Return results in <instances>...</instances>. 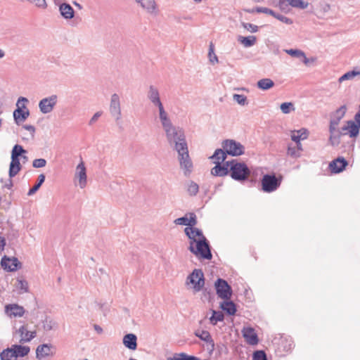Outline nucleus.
<instances>
[{"instance_id": "obj_33", "label": "nucleus", "mask_w": 360, "mask_h": 360, "mask_svg": "<svg viewBox=\"0 0 360 360\" xmlns=\"http://www.w3.org/2000/svg\"><path fill=\"white\" fill-rule=\"evenodd\" d=\"M226 158V153L225 150L221 148L217 149L214 154L210 157V159L214 160V162H224Z\"/></svg>"}, {"instance_id": "obj_43", "label": "nucleus", "mask_w": 360, "mask_h": 360, "mask_svg": "<svg viewBox=\"0 0 360 360\" xmlns=\"http://www.w3.org/2000/svg\"><path fill=\"white\" fill-rule=\"evenodd\" d=\"M289 5L294 8H298L301 9H304L307 8L308 3L304 2L302 0H287Z\"/></svg>"}, {"instance_id": "obj_56", "label": "nucleus", "mask_w": 360, "mask_h": 360, "mask_svg": "<svg viewBox=\"0 0 360 360\" xmlns=\"http://www.w3.org/2000/svg\"><path fill=\"white\" fill-rule=\"evenodd\" d=\"M274 18L287 25L292 24V20L290 18L281 14L276 13V16H274Z\"/></svg>"}, {"instance_id": "obj_19", "label": "nucleus", "mask_w": 360, "mask_h": 360, "mask_svg": "<svg viewBox=\"0 0 360 360\" xmlns=\"http://www.w3.org/2000/svg\"><path fill=\"white\" fill-rule=\"evenodd\" d=\"M360 127L355 122L349 120L347 122V124L342 127V131L346 134L348 131L350 137H356L359 133Z\"/></svg>"}, {"instance_id": "obj_16", "label": "nucleus", "mask_w": 360, "mask_h": 360, "mask_svg": "<svg viewBox=\"0 0 360 360\" xmlns=\"http://www.w3.org/2000/svg\"><path fill=\"white\" fill-rule=\"evenodd\" d=\"M53 352L52 351V346L49 344L40 345L37 347L36 356L39 360L53 356Z\"/></svg>"}, {"instance_id": "obj_8", "label": "nucleus", "mask_w": 360, "mask_h": 360, "mask_svg": "<svg viewBox=\"0 0 360 360\" xmlns=\"http://www.w3.org/2000/svg\"><path fill=\"white\" fill-rule=\"evenodd\" d=\"M222 147L226 155L238 156L244 153V146L240 143L232 139L224 141L222 143Z\"/></svg>"}, {"instance_id": "obj_5", "label": "nucleus", "mask_w": 360, "mask_h": 360, "mask_svg": "<svg viewBox=\"0 0 360 360\" xmlns=\"http://www.w3.org/2000/svg\"><path fill=\"white\" fill-rule=\"evenodd\" d=\"M281 176L277 177L275 174H266L261 180L262 190L265 193H271L277 190L281 184Z\"/></svg>"}, {"instance_id": "obj_28", "label": "nucleus", "mask_w": 360, "mask_h": 360, "mask_svg": "<svg viewBox=\"0 0 360 360\" xmlns=\"http://www.w3.org/2000/svg\"><path fill=\"white\" fill-rule=\"evenodd\" d=\"M147 98H148V100L150 101L151 103L160 99V92H159L158 89L153 85H150L148 88V91L147 93Z\"/></svg>"}, {"instance_id": "obj_13", "label": "nucleus", "mask_w": 360, "mask_h": 360, "mask_svg": "<svg viewBox=\"0 0 360 360\" xmlns=\"http://www.w3.org/2000/svg\"><path fill=\"white\" fill-rule=\"evenodd\" d=\"M1 265L4 270L11 272L20 268L21 263L16 257L10 258L5 255L1 259Z\"/></svg>"}, {"instance_id": "obj_20", "label": "nucleus", "mask_w": 360, "mask_h": 360, "mask_svg": "<svg viewBox=\"0 0 360 360\" xmlns=\"http://www.w3.org/2000/svg\"><path fill=\"white\" fill-rule=\"evenodd\" d=\"M6 312L10 316L21 317L25 313V309L18 304H8L6 306Z\"/></svg>"}, {"instance_id": "obj_25", "label": "nucleus", "mask_w": 360, "mask_h": 360, "mask_svg": "<svg viewBox=\"0 0 360 360\" xmlns=\"http://www.w3.org/2000/svg\"><path fill=\"white\" fill-rule=\"evenodd\" d=\"M346 110V106L342 105L334 113H333L330 121L333 122V125L339 124L340 121L345 116Z\"/></svg>"}, {"instance_id": "obj_39", "label": "nucleus", "mask_w": 360, "mask_h": 360, "mask_svg": "<svg viewBox=\"0 0 360 360\" xmlns=\"http://www.w3.org/2000/svg\"><path fill=\"white\" fill-rule=\"evenodd\" d=\"M186 188L188 193L191 196L196 195L199 191V186L198 184L193 181H189L186 184Z\"/></svg>"}, {"instance_id": "obj_10", "label": "nucleus", "mask_w": 360, "mask_h": 360, "mask_svg": "<svg viewBox=\"0 0 360 360\" xmlns=\"http://www.w3.org/2000/svg\"><path fill=\"white\" fill-rule=\"evenodd\" d=\"M58 101V96L56 94L42 98L39 103V108L43 114H48L53 111Z\"/></svg>"}, {"instance_id": "obj_46", "label": "nucleus", "mask_w": 360, "mask_h": 360, "mask_svg": "<svg viewBox=\"0 0 360 360\" xmlns=\"http://www.w3.org/2000/svg\"><path fill=\"white\" fill-rule=\"evenodd\" d=\"M280 108H281L282 112L284 114H288L292 110H295L293 104L290 102H285V103H281Z\"/></svg>"}, {"instance_id": "obj_7", "label": "nucleus", "mask_w": 360, "mask_h": 360, "mask_svg": "<svg viewBox=\"0 0 360 360\" xmlns=\"http://www.w3.org/2000/svg\"><path fill=\"white\" fill-rule=\"evenodd\" d=\"M215 290L217 296L224 300H229L232 296V289L226 281L222 278H218L215 283Z\"/></svg>"}, {"instance_id": "obj_45", "label": "nucleus", "mask_w": 360, "mask_h": 360, "mask_svg": "<svg viewBox=\"0 0 360 360\" xmlns=\"http://www.w3.org/2000/svg\"><path fill=\"white\" fill-rule=\"evenodd\" d=\"M359 75H360V72H359V71H356V70L349 71V72H346L345 74H344L342 76H341L339 79V81L340 82H342L347 80V79H351L354 78L355 76Z\"/></svg>"}, {"instance_id": "obj_6", "label": "nucleus", "mask_w": 360, "mask_h": 360, "mask_svg": "<svg viewBox=\"0 0 360 360\" xmlns=\"http://www.w3.org/2000/svg\"><path fill=\"white\" fill-rule=\"evenodd\" d=\"M186 284H191L195 292L202 290L205 285V277L202 271L200 269H194L193 272L188 276Z\"/></svg>"}, {"instance_id": "obj_9", "label": "nucleus", "mask_w": 360, "mask_h": 360, "mask_svg": "<svg viewBox=\"0 0 360 360\" xmlns=\"http://www.w3.org/2000/svg\"><path fill=\"white\" fill-rule=\"evenodd\" d=\"M109 111L115 122L118 123L122 118L120 98L117 94H113L110 98Z\"/></svg>"}, {"instance_id": "obj_57", "label": "nucleus", "mask_w": 360, "mask_h": 360, "mask_svg": "<svg viewBox=\"0 0 360 360\" xmlns=\"http://www.w3.org/2000/svg\"><path fill=\"white\" fill-rule=\"evenodd\" d=\"M197 224V219L196 215L191 212L189 213V218H188V227H193Z\"/></svg>"}, {"instance_id": "obj_54", "label": "nucleus", "mask_w": 360, "mask_h": 360, "mask_svg": "<svg viewBox=\"0 0 360 360\" xmlns=\"http://www.w3.org/2000/svg\"><path fill=\"white\" fill-rule=\"evenodd\" d=\"M256 11L257 13L269 14L274 17L276 16V13L273 10L266 8V7H258L256 8Z\"/></svg>"}, {"instance_id": "obj_36", "label": "nucleus", "mask_w": 360, "mask_h": 360, "mask_svg": "<svg viewBox=\"0 0 360 360\" xmlns=\"http://www.w3.org/2000/svg\"><path fill=\"white\" fill-rule=\"evenodd\" d=\"M256 37L255 36H248V37H242L240 36L238 37V41L240 42L245 47H250L252 46L256 42Z\"/></svg>"}, {"instance_id": "obj_53", "label": "nucleus", "mask_w": 360, "mask_h": 360, "mask_svg": "<svg viewBox=\"0 0 360 360\" xmlns=\"http://www.w3.org/2000/svg\"><path fill=\"white\" fill-rule=\"evenodd\" d=\"M46 165V160L44 158L35 159L32 162V166L34 168H41L45 167Z\"/></svg>"}, {"instance_id": "obj_35", "label": "nucleus", "mask_w": 360, "mask_h": 360, "mask_svg": "<svg viewBox=\"0 0 360 360\" xmlns=\"http://www.w3.org/2000/svg\"><path fill=\"white\" fill-rule=\"evenodd\" d=\"M1 360H16L13 347L7 348L0 354Z\"/></svg>"}, {"instance_id": "obj_37", "label": "nucleus", "mask_w": 360, "mask_h": 360, "mask_svg": "<svg viewBox=\"0 0 360 360\" xmlns=\"http://www.w3.org/2000/svg\"><path fill=\"white\" fill-rule=\"evenodd\" d=\"M45 181V175L44 174H41L39 175L37 179V184L29 190L27 195H34L41 187V186L43 184V183Z\"/></svg>"}, {"instance_id": "obj_15", "label": "nucleus", "mask_w": 360, "mask_h": 360, "mask_svg": "<svg viewBox=\"0 0 360 360\" xmlns=\"http://www.w3.org/2000/svg\"><path fill=\"white\" fill-rule=\"evenodd\" d=\"M30 115L29 110L26 109V105L22 104L21 107H17L13 112V118L17 124L24 122Z\"/></svg>"}, {"instance_id": "obj_64", "label": "nucleus", "mask_w": 360, "mask_h": 360, "mask_svg": "<svg viewBox=\"0 0 360 360\" xmlns=\"http://www.w3.org/2000/svg\"><path fill=\"white\" fill-rule=\"evenodd\" d=\"M289 5L287 0H280L279 1V7L281 9H285Z\"/></svg>"}, {"instance_id": "obj_27", "label": "nucleus", "mask_w": 360, "mask_h": 360, "mask_svg": "<svg viewBox=\"0 0 360 360\" xmlns=\"http://www.w3.org/2000/svg\"><path fill=\"white\" fill-rule=\"evenodd\" d=\"M13 349L16 356V359L19 356L23 357L28 354L30 352V347L28 346H22L20 345H12Z\"/></svg>"}, {"instance_id": "obj_30", "label": "nucleus", "mask_w": 360, "mask_h": 360, "mask_svg": "<svg viewBox=\"0 0 360 360\" xmlns=\"http://www.w3.org/2000/svg\"><path fill=\"white\" fill-rule=\"evenodd\" d=\"M141 6L149 13H153L155 10V2L154 0H135Z\"/></svg>"}, {"instance_id": "obj_58", "label": "nucleus", "mask_w": 360, "mask_h": 360, "mask_svg": "<svg viewBox=\"0 0 360 360\" xmlns=\"http://www.w3.org/2000/svg\"><path fill=\"white\" fill-rule=\"evenodd\" d=\"M154 106L157 107L158 109L159 114L166 112L164 108V105L161 101V99H159L154 103H152Z\"/></svg>"}, {"instance_id": "obj_60", "label": "nucleus", "mask_w": 360, "mask_h": 360, "mask_svg": "<svg viewBox=\"0 0 360 360\" xmlns=\"http://www.w3.org/2000/svg\"><path fill=\"white\" fill-rule=\"evenodd\" d=\"M102 113H103L102 111L96 112L93 115V117L91 118V120H89V124L93 125L98 120V118L102 115Z\"/></svg>"}, {"instance_id": "obj_14", "label": "nucleus", "mask_w": 360, "mask_h": 360, "mask_svg": "<svg viewBox=\"0 0 360 360\" xmlns=\"http://www.w3.org/2000/svg\"><path fill=\"white\" fill-rule=\"evenodd\" d=\"M242 333L248 344L255 345L258 343V337L254 328L251 327H244L242 330Z\"/></svg>"}, {"instance_id": "obj_55", "label": "nucleus", "mask_w": 360, "mask_h": 360, "mask_svg": "<svg viewBox=\"0 0 360 360\" xmlns=\"http://www.w3.org/2000/svg\"><path fill=\"white\" fill-rule=\"evenodd\" d=\"M174 223L176 225H183L188 226V218L187 216H184L182 217L177 218L174 220Z\"/></svg>"}, {"instance_id": "obj_22", "label": "nucleus", "mask_w": 360, "mask_h": 360, "mask_svg": "<svg viewBox=\"0 0 360 360\" xmlns=\"http://www.w3.org/2000/svg\"><path fill=\"white\" fill-rule=\"evenodd\" d=\"M60 15L67 20L74 18L75 11L73 8L67 3H63L59 6Z\"/></svg>"}, {"instance_id": "obj_21", "label": "nucleus", "mask_w": 360, "mask_h": 360, "mask_svg": "<svg viewBox=\"0 0 360 360\" xmlns=\"http://www.w3.org/2000/svg\"><path fill=\"white\" fill-rule=\"evenodd\" d=\"M124 345L131 350H135L137 348V337L133 333H128L123 337Z\"/></svg>"}, {"instance_id": "obj_12", "label": "nucleus", "mask_w": 360, "mask_h": 360, "mask_svg": "<svg viewBox=\"0 0 360 360\" xmlns=\"http://www.w3.org/2000/svg\"><path fill=\"white\" fill-rule=\"evenodd\" d=\"M75 179L78 180L79 186L81 188H84L86 186L87 183V176H86V169L84 166L83 161H81L80 163L76 167V171L75 174Z\"/></svg>"}, {"instance_id": "obj_47", "label": "nucleus", "mask_w": 360, "mask_h": 360, "mask_svg": "<svg viewBox=\"0 0 360 360\" xmlns=\"http://www.w3.org/2000/svg\"><path fill=\"white\" fill-rule=\"evenodd\" d=\"M233 99L240 105H245L248 104L247 97L244 95L234 94L233 95Z\"/></svg>"}, {"instance_id": "obj_49", "label": "nucleus", "mask_w": 360, "mask_h": 360, "mask_svg": "<svg viewBox=\"0 0 360 360\" xmlns=\"http://www.w3.org/2000/svg\"><path fill=\"white\" fill-rule=\"evenodd\" d=\"M285 52L292 57L297 58H301V56H304V52L299 49H287Z\"/></svg>"}, {"instance_id": "obj_11", "label": "nucleus", "mask_w": 360, "mask_h": 360, "mask_svg": "<svg viewBox=\"0 0 360 360\" xmlns=\"http://www.w3.org/2000/svg\"><path fill=\"white\" fill-rule=\"evenodd\" d=\"M19 335L18 342L20 343H25L31 341L35 336V331H29L27 326H21L15 332V338Z\"/></svg>"}, {"instance_id": "obj_3", "label": "nucleus", "mask_w": 360, "mask_h": 360, "mask_svg": "<svg viewBox=\"0 0 360 360\" xmlns=\"http://www.w3.org/2000/svg\"><path fill=\"white\" fill-rule=\"evenodd\" d=\"M226 165L229 166V174L233 179L242 182L250 176V170L245 163L233 160L227 161Z\"/></svg>"}, {"instance_id": "obj_38", "label": "nucleus", "mask_w": 360, "mask_h": 360, "mask_svg": "<svg viewBox=\"0 0 360 360\" xmlns=\"http://www.w3.org/2000/svg\"><path fill=\"white\" fill-rule=\"evenodd\" d=\"M345 134V133L342 131V128L337 133L331 134L329 137L330 144L333 146H338L340 143V136Z\"/></svg>"}, {"instance_id": "obj_40", "label": "nucleus", "mask_w": 360, "mask_h": 360, "mask_svg": "<svg viewBox=\"0 0 360 360\" xmlns=\"http://www.w3.org/2000/svg\"><path fill=\"white\" fill-rule=\"evenodd\" d=\"M25 153L26 150L22 146L15 144L11 151V158L19 159V157Z\"/></svg>"}, {"instance_id": "obj_23", "label": "nucleus", "mask_w": 360, "mask_h": 360, "mask_svg": "<svg viewBox=\"0 0 360 360\" xmlns=\"http://www.w3.org/2000/svg\"><path fill=\"white\" fill-rule=\"evenodd\" d=\"M195 336L199 338L201 340L207 342L208 345L210 347L211 349H214V342L210 335V333L207 330H196L195 332Z\"/></svg>"}, {"instance_id": "obj_62", "label": "nucleus", "mask_w": 360, "mask_h": 360, "mask_svg": "<svg viewBox=\"0 0 360 360\" xmlns=\"http://www.w3.org/2000/svg\"><path fill=\"white\" fill-rule=\"evenodd\" d=\"M28 99L25 97H20L17 101L16 105L17 107H21L22 104H25L28 103Z\"/></svg>"}, {"instance_id": "obj_18", "label": "nucleus", "mask_w": 360, "mask_h": 360, "mask_svg": "<svg viewBox=\"0 0 360 360\" xmlns=\"http://www.w3.org/2000/svg\"><path fill=\"white\" fill-rule=\"evenodd\" d=\"M216 165L212 169L211 174L216 176H224L229 173V166H227L226 162L221 165L219 162H214Z\"/></svg>"}, {"instance_id": "obj_48", "label": "nucleus", "mask_w": 360, "mask_h": 360, "mask_svg": "<svg viewBox=\"0 0 360 360\" xmlns=\"http://www.w3.org/2000/svg\"><path fill=\"white\" fill-rule=\"evenodd\" d=\"M208 56L211 63L214 64L218 62V58L214 53V49L212 43H210V44Z\"/></svg>"}, {"instance_id": "obj_44", "label": "nucleus", "mask_w": 360, "mask_h": 360, "mask_svg": "<svg viewBox=\"0 0 360 360\" xmlns=\"http://www.w3.org/2000/svg\"><path fill=\"white\" fill-rule=\"evenodd\" d=\"M56 326V323L52 319L46 318L43 321V328L46 331H50L53 330Z\"/></svg>"}, {"instance_id": "obj_34", "label": "nucleus", "mask_w": 360, "mask_h": 360, "mask_svg": "<svg viewBox=\"0 0 360 360\" xmlns=\"http://www.w3.org/2000/svg\"><path fill=\"white\" fill-rule=\"evenodd\" d=\"M167 360H200V359L197 356L181 352L175 354L172 357L167 358Z\"/></svg>"}, {"instance_id": "obj_31", "label": "nucleus", "mask_w": 360, "mask_h": 360, "mask_svg": "<svg viewBox=\"0 0 360 360\" xmlns=\"http://www.w3.org/2000/svg\"><path fill=\"white\" fill-rule=\"evenodd\" d=\"M257 86L259 89L266 91L274 86V82L269 78H264L257 82Z\"/></svg>"}, {"instance_id": "obj_52", "label": "nucleus", "mask_w": 360, "mask_h": 360, "mask_svg": "<svg viewBox=\"0 0 360 360\" xmlns=\"http://www.w3.org/2000/svg\"><path fill=\"white\" fill-rule=\"evenodd\" d=\"M242 26L247 30L251 32L252 33L257 32L258 31V27L255 25L249 22H242Z\"/></svg>"}, {"instance_id": "obj_32", "label": "nucleus", "mask_w": 360, "mask_h": 360, "mask_svg": "<svg viewBox=\"0 0 360 360\" xmlns=\"http://www.w3.org/2000/svg\"><path fill=\"white\" fill-rule=\"evenodd\" d=\"M159 118L164 131L173 126L167 112L159 114Z\"/></svg>"}, {"instance_id": "obj_61", "label": "nucleus", "mask_w": 360, "mask_h": 360, "mask_svg": "<svg viewBox=\"0 0 360 360\" xmlns=\"http://www.w3.org/2000/svg\"><path fill=\"white\" fill-rule=\"evenodd\" d=\"M25 129L29 131L32 135V136L33 137L34 136V133H35V127L32 125H30V124H25L23 125L22 127Z\"/></svg>"}, {"instance_id": "obj_59", "label": "nucleus", "mask_w": 360, "mask_h": 360, "mask_svg": "<svg viewBox=\"0 0 360 360\" xmlns=\"http://www.w3.org/2000/svg\"><path fill=\"white\" fill-rule=\"evenodd\" d=\"M154 106L157 107L158 109L159 114L166 112L164 108V105L161 101V99H159L154 103H152Z\"/></svg>"}, {"instance_id": "obj_4", "label": "nucleus", "mask_w": 360, "mask_h": 360, "mask_svg": "<svg viewBox=\"0 0 360 360\" xmlns=\"http://www.w3.org/2000/svg\"><path fill=\"white\" fill-rule=\"evenodd\" d=\"M178 153V160L180 168L183 170L186 176H190L193 172V165L189 156L188 146L176 150Z\"/></svg>"}, {"instance_id": "obj_17", "label": "nucleus", "mask_w": 360, "mask_h": 360, "mask_svg": "<svg viewBox=\"0 0 360 360\" xmlns=\"http://www.w3.org/2000/svg\"><path fill=\"white\" fill-rule=\"evenodd\" d=\"M347 165V162L344 158H338L337 159L333 160L330 165V169L333 173H340L342 172L346 166Z\"/></svg>"}, {"instance_id": "obj_29", "label": "nucleus", "mask_w": 360, "mask_h": 360, "mask_svg": "<svg viewBox=\"0 0 360 360\" xmlns=\"http://www.w3.org/2000/svg\"><path fill=\"white\" fill-rule=\"evenodd\" d=\"M291 139L295 143L300 142L301 140H304L308 136L307 131L304 129H302L298 131H293L291 134Z\"/></svg>"}, {"instance_id": "obj_50", "label": "nucleus", "mask_w": 360, "mask_h": 360, "mask_svg": "<svg viewBox=\"0 0 360 360\" xmlns=\"http://www.w3.org/2000/svg\"><path fill=\"white\" fill-rule=\"evenodd\" d=\"M288 155L293 158H297L300 156V153L299 152V149H297L295 146H289L288 148Z\"/></svg>"}, {"instance_id": "obj_2", "label": "nucleus", "mask_w": 360, "mask_h": 360, "mask_svg": "<svg viewBox=\"0 0 360 360\" xmlns=\"http://www.w3.org/2000/svg\"><path fill=\"white\" fill-rule=\"evenodd\" d=\"M167 140L174 150L183 148L188 146L184 131L178 126L172 127L165 130Z\"/></svg>"}, {"instance_id": "obj_24", "label": "nucleus", "mask_w": 360, "mask_h": 360, "mask_svg": "<svg viewBox=\"0 0 360 360\" xmlns=\"http://www.w3.org/2000/svg\"><path fill=\"white\" fill-rule=\"evenodd\" d=\"M220 308L229 315H234L237 311L236 305L230 300L221 302Z\"/></svg>"}, {"instance_id": "obj_51", "label": "nucleus", "mask_w": 360, "mask_h": 360, "mask_svg": "<svg viewBox=\"0 0 360 360\" xmlns=\"http://www.w3.org/2000/svg\"><path fill=\"white\" fill-rule=\"evenodd\" d=\"M253 360H267L265 352L262 350H258L253 354Z\"/></svg>"}, {"instance_id": "obj_1", "label": "nucleus", "mask_w": 360, "mask_h": 360, "mask_svg": "<svg viewBox=\"0 0 360 360\" xmlns=\"http://www.w3.org/2000/svg\"><path fill=\"white\" fill-rule=\"evenodd\" d=\"M186 235L190 240L188 250L195 256L204 259L212 258L210 246L202 231L195 227H186Z\"/></svg>"}, {"instance_id": "obj_26", "label": "nucleus", "mask_w": 360, "mask_h": 360, "mask_svg": "<svg viewBox=\"0 0 360 360\" xmlns=\"http://www.w3.org/2000/svg\"><path fill=\"white\" fill-rule=\"evenodd\" d=\"M21 165L19 159L11 158L9 167V177L15 176L20 170Z\"/></svg>"}, {"instance_id": "obj_42", "label": "nucleus", "mask_w": 360, "mask_h": 360, "mask_svg": "<svg viewBox=\"0 0 360 360\" xmlns=\"http://www.w3.org/2000/svg\"><path fill=\"white\" fill-rule=\"evenodd\" d=\"M15 286L18 290H21V292H28V283L21 278L17 279Z\"/></svg>"}, {"instance_id": "obj_63", "label": "nucleus", "mask_w": 360, "mask_h": 360, "mask_svg": "<svg viewBox=\"0 0 360 360\" xmlns=\"http://www.w3.org/2000/svg\"><path fill=\"white\" fill-rule=\"evenodd\" d=\"M338 125H333V122L330 121L329 131L330 134L337 133L339 130L336 129Z\"/></svg>"}, {"instance_id": "obj_41", "label": "nucleus", "mask_w": 360, "mask_h": 360, "mask_svg": "<svg viewBox=\"0 0 360 360\" xmlns=\"http://www.w3.org/2000/svg\"><path fill=\"white\" fill-rule=\"evenodd\" d=\"M224 319V314L220 311H212V315L210 318V323L216 325L218 321H223Z\"/></svg>"}]
</instances>
